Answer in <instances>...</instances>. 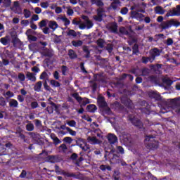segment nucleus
<instances>
[{
	"instance_id": "1",
	"label": "nucleus",
	"mask_w": 180,
	"mask_h": 180,
	"mask_svg": "<svg viewBox=\"0 0 180 180\" xmlns=\"http://www.w3.org/2000/svg\"><path fill=\"white\" fill-rule=\"evenodd\" d=\"M155 137H157V133L150 135H146L145 136L144 143L148 150H154L158 148L160 144L158 143V141L154 140Z\"/></svg>"
},
{
	"instance_id": "2",
	"label": "nucleus",
	"mask_w": 180,
	"mask_h": 180,
	"mask_svg": "<svg viewBox=\"0 0 180 180\" xmlns=\"http://www.w3.org/2000/svg\"><path fill=\"white\" fill-rule=\"evenodd\" d=\"M72 96L80 104L81 108L82 106H86V105L90 103L89 99L79 96L78 93H74L72 94Z\"/></svg>"
},
{
	"instance_id": "3",
	"label": "nucleus",
	"mask_w": 180,
	"mask_h": 180,
	"mask_svg": "<svg viewBox=\"0 0 180 180\" xmlns=\"http://www.w3.org/2000/svg\"><path fill=\"white\" fill-rule=\"evenodd\" d=\"M55 172L58 175H63V176H66L67 178H77V174L75 173H70L65 171L61 172V168H60V166L57 165H55Z\"/></svg>"
},
{
	"instance_id": "4",
	"label": "nucleus",
	"mask_w": 180,
	"mask_h": 180,
	"mask_svg": "<svg viewBox=\"0 0 180 180\" xmlns=\"http://www.w3.org/2000/svg\"><path fill=\"white\" fill-rule=\"evenodd\" d=\"M128 120L129 122H131L133 126H135V127H137V129H143L144 125L139 118L133 116L132 115H129L128 116Z\"/></svg>"
},
{
	"instance_id": "5",
	"label": "nucleus",
	"mask_w": 180,
	"mask_h": 180,
	"mask_svg": "<svg viewBox=\"0 0 180 180\" xmlns=\"http://www.w3.org/2000/svg\"><path fill=\"white\" fill-rule=\"evenodd\" d=\"M103 13H105V9L103 8H98L97 9V15H94V19L96 22H102L103 20Z\"/></svg>"
},
{
	"instance_id": "6",
	"label": "nucleus",
	"mask_w": 180,
	"mask_h": 180,
	"mask_svg": "<svg viewBox=\"0 0 180 180\" xmlns=\"http://www.w3.org/2000/svg\"><path fill=\"white\" fill-rule=\"evenodd\" d=\"M41 50L42 51L41 52V56L44 57H49V58H51L54 56V53L51 51V49H48L47 47H41Z\"/></svg>"
},
{
	"instance_id": "7",
	"label": "nucleus",
	"mask_w": 180,
	"mask_h": 180,
	"mask_svg": "<svg viewBox=\"0 0 180 180\" xmlns=\"http://www.w3.org/2000/svg\"><path fill=\"white\" fill-rule=\"evenodd\" d=\"M166 16H180V5H177L176 8H173L169 11Z\"/></svg>"
},
{
	"instance_id": "8",
	"label": "nucleus",
	"mask_w": 180,
	"mask_h": 180,
	"mask_svg": "<svg viewBox=\"0 0 180 180\" xmlns=\"http://www.w3.org/2000/svg\"><path fill=\"white\" fill-rule=\"evenodd\" d=\"M19 178H22V179H33V172L26 170H22L20 174L19 175Z\"/></svg>"
},
{
	"instance_id": "9",
	"label": "nucleus",
	"mask_w": 180,
	"mask_h": 180,
	"mask_svg": "<svg viewBox=\"0 0 180 180\" xmlns=\"http://www.w3.org/2000/svg\"><path fill=\"white\" fill-rule=\"evenodd\" d=\"M150 58L152 60H155V57H160L161 56V51L158 49V48H153L150 51Z\"/></svg>"
},
{
	"instance_id": "10",
	"label": "nucleus",
	"mask_w": 180,
	"mask_h": 180,
	"mask_svg": "<svg viewBox=\"0 0 180 180\" xmlns=\"http://www.w3.org/2000/svg\"><path fill=\"white\" fill-rule=\"evenodd\" d=\"M121 103H122V105H124V106L128 108V109H130V108H131L133 105V101H131L130 98L127 97H122L121 98Z\"/></svg>"
},
{
	"instance_id": "11",
	"label": "nucleus",
	"mask_w": 180,
	"mask_h": 180,
	"mask_svg": "<svg viewBox=\"0 0 180 180\" xmlns=\"http://www.w3.org/2000/svg\"><path fill=\"white\" fill-rule=\"evenodd\" d=\"M107 139L110 144H116L117 143V136L115 134L110 133L107 136Z\"/></svg>"
},
{
	"instance_id": "12",
	"label": "nucleus",
	"mask_w": 180,
	"mask_h": 180,
	"mask_svg": "<svg viewBox=\"0 0 180 180\" xmlns=\"http://www.w3.org/2000/svg\"><path fill=\"white\" fill-rule=\"evenodd\" d=\"M119 6H122V2L120 0H113L110 5V9H113V11H117V8H119Z\"/></svg>"
},
{
	"instance_id": "13",
	"label": "nucleus",
	"mask_w": 180,
	"mask_h": 180,
	"mask_svg": "<svg viewBox=\"0 0 180 180\" xmlns=\"http://www.w3.org/2000/svg\"><path fill=\"white\" fill-rule=\"evenodd\" d=\"M46 162H50L51 164H56V162H58V157L53 155H48L46 157Z\"/></svg>"
},
{
	"instance_id": "14",
	"label": "nucleus",
	"mask_w": 180,
	"mask_h": 180,
	"mask_svg": "<svg viewBox=\"0 0 180 180\" xmlns=\"http://www.w3.org/2000/svg\"><path fill=\"white\" fill-rule=\"evenodd\" d=\"M130 13L131 19H143V18H144L143 14L135 11H131Z\"/></svg>"
},
{
	"instance_id": "15",
	"label": "nucleus",
	"mask_w": 180,
	"mask_h": 180,
	"mask_svg": "<svg viewBox=\"0 0 180 180\" xmlns=\"http://www.w3.org/2000/svg\"><path fill=\"white\" fill-rule=\"evenodd\" d=\"M150 98L155 99V101H161V94L155 92V91H150L149 92Z\"/></svg>"
},
{
	"instance_id": "16",
	"label": "nucleus",
	"mask_w": 180,
	"mask_h": 180,
	"mask_svg": "<svg viewBox=\"0 0 180 180\" xmlns=\"http://www.w3.org/2000/svg\"><path fill=\"white\" fill-rule=\"evenodd\" d=\"M97 103L99 106V108H106L108 106V103L105 101V98L103 97H100L97 100Z\"/></svg>"
},
{
	"instance_id": "17",
	"label": "nucleus",
	"mask_w": 180,
	"mask_h": 180,
	"mask_svg": "<svg viewBox=\"0 0 180 180\" xmlns=\"http://www.w3.org/2000/svg\"><path fill=\"white\" fill-rule=\"evenodd\" d=\"M11 39H12L11 43H13V47H16V46L20 44L21 43L20 39L18 38L17 34L12 35Z\"/></svg>"
},
{
	"instance_id": "18",
	"label": "nucleus",
	"mask_w": 180,
	"mask_h": 180,
	"mask_svg": "<svg viewBox=\"0 0 180 180\" xmlns=\"http://www.w3.org/2000/svg\"><path fill=\"white\" fill-rule=\"evenodd\" d=\"M121 160H122V158L120 157V155L114 153L111 159V161L112 162H113V164H120Z\"/></svg>"
},
{
	"instance_id": "19",
	"label": "nucleus",
	"mask_w": 180,
	"mask_h": 180,
	"mask_svg": "<svg viewBox=\"0 0 180 180\" xmlns=\"http://www.w3.org/2000/svg\"><path fill=\"white\" fill-rule=\"evenodd\" d=\"M26 78L29 79V81H32V82H36V74L30 72H27L26 74Z\"/></svg>"
},
{
	"instance_id": "20",
	"label": "nucleus",
	"mask_w": 180,
	"mask_h": 180,
	"mask_svg": "<svg viewBox=\"0 0 180 180\" xmlns=\"http://www.w3.org/2000/svg\"><path fill=\"white\" fill-rule=\"evenodd\" d=\"M68 56L70 58V60H75V58H78V55H77L75 51H74L73 49L68 50Z\"/></svg>"
},
{
	"instance_id": "21",
	"label": "nucleus",
	"mask_w": 180,
	"mask_h": 180,
	"mask_svg": "<svg viewBox=\"0 0 180 180\" xmlns=\"http://www.w3.org/2000/svg\"><path fill=\"white\" fill-rule=\"evenodd\" d=\"M48 26L49 29H51L53 32H54L58 27V24L56 21L51 20L49 21Z\"/></svg>"
},
{
	"instance_id": "22",
	"label": "nucleus",
	"mask_w": 180,
	"mask_h": 180,
	"mask_svg": "<svg viewBox=\"0 0 180 180\" xmlns=\"http://www.w3.org/2000/svg\"><path fill=\"white\" fill-rule=\"evenodd\" d=\"M0 43L3 44V46H8L11 43V39H9V36H6L0 39Z\"/></svg>"
},
{
	"instance_id": "23",
	"label": "nucleus",
	"mask_w": 180,
	"mask_h": 180,
	"mask_svg": "<svg viewBox=\"0 0 180 180\" xmlns=\"http://www.w3.org/2000/svg\"><path fill=\"white\" fill-rule=\"evenodd\" d=\"M87 140L91 142V144H101V141L95 136H89Z\"/></svg>"
},
{
	"instance_id": "24",
	"label": "nucleus",
	"mask_w": 180,
	"mask_h": 180,
	"mask_svg": "<svg viewBox=\"0 0 180 180\" xmlns=\"http://www.w3.org/2000/svg\"><path fill=\"white\" fill-rule=\"evenodd\" d=\"M86 109L87 112H90V113H95L98 108H96V105H95L94 104H89V105H87Z\"/></svg>"
},
{
	"instance_id": "25",
	"label": "nucleus",
	"mask_w": 180,
	"mask_h": 180,
	"mask_svg": "<svg viewBox=\"0 0 180 180\" xmlns=\"http://www.w3.org/2000/svg\"><path fill=\"white\" fill-rule=\"evenodd\" d=\"M109 29L112 33H115V34H117V23L112 22Z\"/></svg>"
},
{
	"instance_id": "26",
	"label": "nucleus",
	"mask_w": 180,
	"mask_h": 180,
	"mask_svg": "<svg viewBox=\"0 0 180 180\" xmlns=\"http://www.w3.org/2000/svg\"><path fill=\"white\" fill-rule=\"evenodd\" d=\"M76 146L78 147H82L85 143H86V141L82 138H76Z\"/></svg>"
},
{
	"instance_id": "27",
	"label": "nucleus",
	"mask_w": 180,
	"mask_h": 180,
	"mask_svg": "<svg viewBox=\"0 0 180 180\" xmlns=\"http://www.w3.org/2000/svg\"><path fill=\"white\" fill-rule=\"evenodd\" d=\"M155 12L158 15H164V13H165V10L162 8L160 6H158L155 8Z\"/></svg>"
},
{
	"instance_id": "28",
	"label": "nucleus",
	"mask_w": 180,
	"mask_h": 180,
	"mask_svg": "<svg viewBox=\"0 0 180 180\" xmlns=\"http://www.w3.org/2000/svg\"><path fill=\"white\" fill-rule=\"evenodd\" d=\"M161 27L163 30H167V29H169V27H171V22L170 20H167L166 22H163L161 23Z\"/></svg>"
},
{
	"instance_id": "29",
	"label": "nucleus",
	"mask_w": 180,
	"mask_h": 180,
	"mask_svg": "<svg viewBox=\"0 0 180 180\" xmlns=\"http://www.w3.org/2000/svg\"><path fill=\"white\" fill-rule=\"evenodd\" d=\"M92 5H96V6H98L99 8L103 6L105 4H103V1L102 0H91Z\"/></svg>"
},
{
	"instance_id": "30",
	"label": "nucleus",
	"mask_w": 180,
	"mask_h": 180,
	"mask_svg": "<svg viewBox=\"0 0 180 180\" xmlns=\"http://www.w3.org/2000/svg\"><path fill=\"white\" fill-rule=\"evenodd\" d=\"M41 81L37 82L35 86H34V91H35L36 92H40V91H41Z\"/></svg>"
},
{
	"instance_id": "31",
	"label": "nucleus",
	"mask_w": 180,
	"mask_h": 180,
	"mask_svg": "<svg viewBox=\"0 0 180 180\" xmlns=\"http://www.w3.org/2000/svg\"><path fill=\"white\" fill-rule=\"evenodd\" d=\"M83 51L86 53L85 58H89V57H91V51H89L88 46H83Z\"/></svg>"
},
{
	"instance_id": "32",
	"label": "nucleus",
	"mask_w": 180,
	"mask_h": 180,
	"mask_svg": "<svg viewBox=\"0 0 180 180\" xmlns=\"http://www.w3.org/2000/svg\"><path fill=\"white\" fill-rule=\"evenodd\" d=\"M51 137L53 141V144H55V146H58V144H61V141L60 140L58 139V137L56 136V135H51Z\"/></svg>"
},
{
	"instance_id": "33",
	"label": "nucleus",
	"mask_w": 180,
	"mask_h": 180,
	"mask_svg": "<svg viewBox=\"0 0 180 180\" xmlns=\"http://www.w3.org/2000/svg\"><path fill=\"white\" fill-rule=\"evenodd\" d=\"M19 103L15 99H11L9 102L10 108H18Z\"/></svg>"
},
{
	"instance_id": "34",
	"label": "nucleus",
	"mask_w": 180,
	"mask_h": 180,
	"mask_svg": "<svg viewBox=\"0 0 180 180\" xmlns=\"http://www.w3.org/2000/svg\"><path fill=\"white\" fill-rule=\"evenodd\" d=\"M84 42H82V40H78V41H75L73 40L72 41V44L74 46V47H81V46H82Z\"/></svg>"
},
{
	"instance_id": "35",
	"label": "nucleus",
	"mask_w": 180,
	"mask_h": 180,
	"mask_svg": "<svg viewBox=\"0 0 180 180\" xmlns=\"http://www.w3.org/2000/svg\"><path fill=\"white\" fill-rule=\"evenodd\" d=\"M50 84L52 86H54L55 88H59V86H61V83L54 79L51 80Z\"/></svg>"
},
{
	"instance_id": "36",
	"label": "nucleus",
	"mask_w": 180,
	"mask_h": 180,
	"mask_svg": "<svg viewBox=\"0 0 180 180\" xmlns=\"http://www.w3.org/2000/svg\"><path fill=\"white\" fill-rule=\"evenodd\" d=\"M100 169L101 171H103V172H105V171H106V169L108 171H112V167L110 166H109V165H101L100 166Z\"/></svg>"
},
{
	"instance_id": "37",
	"label": "nucleus",
	"mask_w": 180,
	"mask_h": 180,
	"mask_svg": "<svg viewBox=\"0 0 180 180\" xmlns=\"http://www.w3.org/2000/svg\"><path fill=\"white\" fill-rule=\"evenodd\" d=\"M148 61H150V63H153V58L150 57H146V56H143L142 57V63L143 64H147V63H148Z\"/></svg>"
},
{
	"instance_id": "38",
	"label": "nucleus",
	"mask_w": 180,
	"mask_h": 180,
	"mask_svg": "<svg viewBox=\"0 0 180 180\" xmlns=\"http://www.w3.org/2000/svg\"><path fill=\"white\" fill-rule=\"evenodd\" d=\"M141 76L142 77H147V75H148L150 74V69H148V68H143L141 70Z\"/></svg>"
},
{
	"instance_id": "39",
	"label": "nucleus",
	"mask_w": 180,
	"mask_h": 180,
	"mask_svg": "<svg viewBox=\"0 0 180 180\" xmlns=\"http://www.w3.org/2000/svg\"><path fill=\"white\" fill-rule=\"evenodd\" d=\"M27 131H33L34 130V125L33 123H29L25 126Z\"/></svg>"
},
{
	"instance_id": "40",
	"label": "nucleus",
	"mask_w": 180,
	"mask_h": 180,
	"mask_svg": "<svg viewBox=\"0 0 180 180\" xmlns=\"http://www.w3.org/2000/svg\"><path fill=\"white\" fill-rule=\"evenodd\" d=\"M139 45H137V44H135L133 47H132V55L134 56L136 54H137V53H139Z\"/></svg>"
},
{
	"instance_id": "41",
	"label": "nucleus",
	"mask_w": 180,
	"mask_h": 180,
	"mask_svg": "<svg viewBox=\"0 0 180 180\" xmlns=\"http://www.w3.org/2000/svg\"><path fill=\"white\" fill-rule=\"evenodd\" d=\"M179 99L180 97L179 98H174L170 100L171 103H172V105H174V106H178V105H179Z\"/></svg>"
},
{
	"instance_id": "42",
	"label": "nucleus",
	"mask_w": 180,
	"mask_h": 180,
	"mask_svg": "<svg viewBox=\"0 0 180 180\" xmlns=\"http://www.w3.org/2000/svg\"><path fill=\"white\" fill-rule=\"evenodd\" d=\"M162 82L164 84H165L167 86H171L172 84H174V82L171 80L170 79H163Z\"/></svg>"
},
{
	"instance_id": "43",
	"label": "nucleus",
	"mask_w": 180,
	"mask_h": 180,
	"mask_svg": "<svg viewBox=\"0 0 180 180\" xmlns=\"http://www.w3.org/2000/svg\"><path fill=\"white\" fill-rule=\"evenodd\" d=\"M103 44H105V40L101 38L97 40V45L100 49H103Z\"/></svg>"
},
{
	"instance_id": "44",
	"label": "nucleus",
	"mask_w": 180,
	"mask_h": 180,
	"mask_svg": "<svg viewBox=\"0 0 180 180\" xmlns=\"http://www.w3.org/2000/svg\"><path fill=\"white\" fill-rule=\"evenodd\" d=\"M142 113H144L145 115H151L153 111H150V110L148 108H141Z\"/></svg>"
},
{
	"instance_id": "45",
	"label": "nucleus",
	"mask_w": 180,
	"mask_h": 180,
	"mask_svg": "<svg viewBox=\"0 0 180 180\" xmlns=\"http://www.w3.org/2000/svg\"><path fill=\"white\" fill-rule=\"evenodd\" d=\"M60 19L63 22H64V25L66 27L70 25V23H71V21H70L67 17H62Z\"/></svg>"
},
{
	"instance_id": "46",
	"label": "nucleus",
	"mask_w": 180,
	"mask_h": 180,
	"mask_svg": "<svg viewBox=\"0 0 180 180\" xmlns=\"http://www.w3.org/2000/svg\"><path fill=\"white\" fill-rule=\"evenodd\" d=\"M180 25V22L179 21H175V20H170V27L175 26V27H178Z\"/></svg>"
},
{
	"instance_id": "47",
	"label": "nucleus",
	"mask_w": 180,
	"mask_h": 180,
	"mask_svg": "<svg viewBox=\"0 0 180 180\" xmlns=\"http://www.w3.org/2000/svg\"><path fill=\"white\" fill-rule=\"evenodd\" d=\"M63 141L67 144H71L72 143V138L66 136L63 139Z\"/></svg>"
},
{
	"instance_id": "48",
	"label": "nucleus",
	"mask_w": 180,
	"mask_h": 180,
	"mask_svg": "<svg viewBox=\"0 0 180 180\" xmlns=\"http://www.w3.org/2000/svg\"><path fill=\"white\" fill-rule=\"evenodd\" d=\"M66 130L70 134V136H77V131L72 130L71 128L66 127Z\"/></svg>"
},
{
	"instance_id": "49",
	"label": "nucleus",
	"mask_w": 180,
	"mask_h": 180,
	"mask_svg": "<svg viewBox=\"0 0 180 180\" xmlns=\"http://www.w3.org/2000/svg\"><path fill=\"white\" fill-rule=\"evenodd\" d=\"M3 4L5 8H9L12 4V0H4Z\"/></svg>"
},
{
	"instance_id": "50",
	"label": "nucleus",
	"mask_w": 180,
	"mask_h": 180,
	"mask_svg": "<svg viewBox=\"0 0 180 180\" xmlns=\"http://www.w3.org/2000/svg\"><path fill=\"white\" fill-rule=\"evenodd\" d=\"M82 150V151H88V150H89V145H88L87 143H86L85 144L82 145V146H79Z\"/></svg>"
},
{
	"instance_id": "51",
	"label": "nucleus",
	"mask_w": 180,
	"mask_h": 180,
	"mask_svg": "<svg viewBox=\"0 0 180 180\" xmlns=\"http://www.w3.org/2000/svg\"><path fill=\"white\" fill-rule=\"evenodd\" d=\"M61 70H62V75H67V71H68V67L65 65L61 66Z\"/></svg>"
},
{
	"instance_id": "52",
	"label": "nucleus",
	"mask_w": 180,
	"mask_h": 180,
	"mask_svg": "<svg viewBox=\"0 0 180 180\" xmlns=\"http://www.w3.org/2000/svg\"><path fill=\"white\" fill-rule=\"evenodd\" d=\"M94 27V22H92V21L87 20V21L86 22V27H87V29H91V27Z\"/></svg>"
},
{
	"instance_id": "53",
	"label": "nucleus",
	"mask_w": 180,
	"mask_h": 180,
	"mask_svg": "<svg viewBox=\"0 0 180 180\" xmlns=\"http://www.w3.org/2000/svg\"><path fill=\"white\" fill-rule=\"evenodd\" d=\"M0 106H6V100H5V98L2 96H0Z\"/></svg>"
},
{
	"instance_id": "54",
	"label": "nucleus",
	"mask_w": 180,
	"mask_h": 180,
	"mask_svg": "<svg viewBox=\"0 0 180 180\" xmlns=\"http://www.w3.org/2000/svg\"><path fill=\"white\" fill-rule=\"evenodd\" d=\"M68 36H72L73 37H77V32L74 30H70L68 32Z\"/></svg>"
},
{
	"instance_id": "55",
	"label": "nucleus",
	"mask_w": 180,
	"mask_h": 180,
	"mask_svg": "<svg viewBox=\"0 0 180 180\" xmlns=\"http://www.w3.org/2000/svg\"><path fill=\"white\" fill-rule=\"evenodd\" d=\"M29 41H37V37L33 35H27Z\"/></svg>"
},
{
	"instance_id": "56",
	"label": "nucleus",
	"mask_w": 180,
	"mask_h": 180,
	"mask_svg": "<svg viewBox=\"0 0 180 180\" xmlns=\"http://www.w3.org/2000/svg\"><path fill=\"white\" fill-rule=\"evenodd\" d=\"M68 125L70 126V127H75L77 126V122L75 120H70L68 122Z\"/></svg>"
},
{
	"instance_id": "57",
	"label": "nucleus",
	"mask_w": 180,
	"mask_h": 180,
	"mask_svg": "<svg viewBox=\"0 0 180 180\" xmlns=\"http://www.w3.org/2000/svg\"><path fill=\"white\" fill-rule=\"evenodd\" d=\"M117 154H124V149L122 146H117Z\"/></svg>"
},
{
	"instance_id": "58",
	"label": "nucleus",
	"mask_w": 180,
	"mask_h": 180,
	"mask_svg": "<svg viewBox=\"0 0 180 180\" xmlns=\"http://www.w3.org/2000/svg\"><path fill=\"white\" fill-rule=\"evenodd\" d=\"M39 26L40 29H41V27H46L47 26V22L45 21V20H42L39 22Z\"/></svg>"
},
{
	"instance_id": "59",
	"label": "nucleus",
	"mask_w": 180,
	"mask_h": 180,
	"mask_svg": "<svg viewBox=\"0 0 180 180\" xmlns=\"http://www.w3.org/2000/svg\"><path fill=\"white\" fill-rule=\"evenodd\" d=\"M18 79H20V81L23 82V81L26 79V76H25V74L20 72L18 74Z\"/></svg>"
},
{
	"instance_id": "60",
	"label": "nucleus",
	"mask_w": 180,
	"mask_h": 180,
	"mask_svg": "<svg viewBox=\"0 0 180 180\" xmlns=\"http://www.w3.org/2000/svg\"><path fill=\"white\" fill-rule=\"evenodd\" d=\"M128 12H129V8H127V7H124L120 11L121 15H127Z\"/></svg>"
},
{
	"instance_id": "61",
	"label": "nucleus",
	"mask_w": 180,
	"mask_h": 180,
	"mask_svg": "<svg viewBox=\"0 0 180 180\" xmlns=\"http://www.w3.org/2000/svg\"><path fill=\"white\" fill-rule=\"evenodd\" d=\"M106 50L108 51V53H112V51H113V45H112V44H108Z\"/></svg>"
},
{
	"instance_id": "62",
	"label": "nucleus",
	"mask_w": 180,
	"mask_h": 180,
	"mask_svg": "<svg viewBox=\"0 0 180 180\" xmlns=\"http://www.w3.org/2000/svg\"><path fill=\"white\" fill-rule=\"evenodd\" d=\"M13 8H15L16 10L20 11V5L19 4L18 1H15L13 2Z\"/></svg>"
},
{
	"instance_id": "63",
	"label": "nucleus",
	"mask_w": 180,
	"mask_h": 180,
	"mask_svg": "<svg viewBox=\"0 0 180 180\" xmlns=\"http://www.w3.org/2000/svg\"><path fill=\"white\" fill-rule=\"evenodd\" d=\"M37 108H39V103H37V101H32L31 103V108L36 109Z\"/></svg>"
},
{
	"instance_id": "64",
	"label": "nucleus",
	"mask_w": 180,
	"mask_h": 180,
	"mask_svg": "<svg viewBox=\"0 0 180 180\" xmlns=\"http://www.w3.org/2000/svg\"><path fill=\"white\" fill-rule=\"evenodd\" d=\"M24 16L25 19H28V18H30V11L27 9L24 10Z\"/></svg>"
}]
</instances>
